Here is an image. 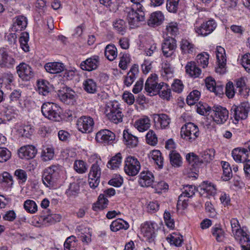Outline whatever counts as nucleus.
<instances>
[{
  "mask_svg": "<svg viewBox=\"0 0 250 250\" xmlns=\"http://www.w3.org/2000/svg\"><path fill=\"white\" fill-rule=\"evenodd\" d=\"M145 0H128V5L124 11L130 27L141 26L145 21Z\"/></svg>",
  "mask_w": 250,
  "mask_h": 250,
  "instance_id": "obj_1",
  "label": "nucleus"
},
{
  "mask_svg": "<svg viewBox=\"0 0 250 250\" xmlns=\"http://www.w3.org/2000/svg\"><path fill=\"white\" fill-rule=\"evenodd\" d=\"M61 167L58 165H52L44 169L42 180L43 184L51 188L56 186L60 178Z\"/></svg>",
  "mask_w": 250,
  "mask_h": 250,
  "instance_id": "obj_2",
  "label": "nucleus"
},
{
  "mask_svg": "<svg viewBox=\"0 0 250 250\" xmlns=\"http://www.w3.org/2000/svg\"><path fill=\"white\" fill-rule=\"evenodd\" d=\"M60 107L56 104L51 102L44 103L41 108L43 115L49 120L59 121L61 119Z\"/></svg>",
  "mask_w": 250,
  "mask_h": 250,
  "instance_id": "obj_3",
  "label": "nucleus"
},
{
  "mask_svg": "<svg viewBox=\"0 0 250 250\" xmlns=\"http://www.w3.org/2000/svg\"><path fill=\"white\" fill-rule=\"evenodd\" d=\"M250 110V104L248 102H243L239 105H233L231 108L230 112L233 115L236 124L240 120H245L248 116Z\"/></svg>",
  "mask_w": 250,
  "mask_h": 250,
  "instance_id": "obj_4",
  "label": "nucleus"
},
{
  "mask_svg": "<svg viewBox=\"0 0 250 250\" xmlns=\"http://www.w3.org/2000/svg\"><path fill=\"white\" fill-rule=\"evenodd\" d=\"M199 129L197 125L192 123H188L182 126L181 130L182 138L192 142L199 136Z\"/></svg>",
  "mask_w": 250,
  "mask_h": 250,
  "instance_id": "obj_5",
  "label": "nucleus"
},
{
  "mask_svg": "<svg viewBox=\"0 0 250 250\" xmlns=\"http://www.w3.org/2000/svg\"><path fill=\"white\" fill-rule=\"evenodd\" d=\"M96 141L104 145H109L116 142L114 133L108 129H101L96 134Z\"/></svg>",
  "mask_w": 250,
  "mask_h": 250,
  "instance_id": "obj_6",
  "label": "nucleus"
},
{
  "mask_svg": "<svg viewBox=\"0 0 250 250\" xmlns=\"http://www.w3.org/2000/svg\"><path fill=\"white\" fill-rule=\"evenodd\" d=\"M124 171L129 176L136 175L140 170V162L136 158L132 156L127 157L125 162Z\"/></svg>",
  "mask_w": 250,
  "mask_h": 250,
  "instance_id": "obj_7",
  "label": "nucleus"
},
{
  "mask_svg": "<svg viewBox=\"0 0 250 250\" xmlns=\"http://www.w3.org/2000/svg\"><path fill=\"white\" fill-rule=\"evenodd\" d=\"M211 112L212 119L217 124H223L229 119V111L221 106H214Z\"/></svg>",
  "mask_w": 250,
  "mask_h": 250,
  "instance_id": "obj_8",
  "label": "nucleus"
},
{
  "mask_svg": "<svg viewBox=\"0 0 250 250\" xmlns=\"http://www.w3.org/2000/svg\"><path fill=\"white\" fill-rule=\"evenodd\" d=\"M78 129L84 133H89L93 130L94 122L93 119L88 116H83L77 121Z\"/></svg>",
  "mask_w": 250,
  "mask_h": 250,
  "instance_id": "obj_9",
  "label": "nucleus"
},
{
  "mask_svg": "<svg viewBox=\"0 0 250 250\" xmlns=\"http://www.w3.org/2000/svg\"><path fill=\"white\" fill-rule=\"evenodd\" d=\"M195 190L196 188L195 186L192 185L184 186L182 189V193L179 195L177 202L178 208L182 206L183 209L186 208L188 206V200L185 198H190L193 196L195 193Z\"/></svg>",
  "mask_w": 250,
  "mask_h": 250,
  "instance_id": "obj_10",
  "label": "nucleus"
},
{
  "mask_svg": "<svg viewBox=\"0 0 250 250\" xmlns=\"http://www.w3.org/2000/svg\"><path fill=\"white\" fill-rule=\"evenodd\" d=\"M160 86L161 83H158L157 75L153 74L147 78L145 83V90L150 96L156 95Z\"/></svg>",
  "mask_w": 250,
  "mask_h": 250,
  "instance_id": "obj_11",
  "label": "nucleus"
},
{
  "mask_svg": "<svg viewBox=\"0 0 250 250\" xmlns=\"http://www.w3.org/2000/svg\"><path fill=\"white\" fill-rule=\"evenodd\" d=\"M232 233L235 240L240 244L242 250H250V240L246 232L240 228Z\"/></svg>",
  "mask_w": 250,
  "mask_h": 250,
  "instance_id": "obj_12",
  "label": "nucleus"
},
{
  "mask_svg": "<svg viewBox=\"0 0 250 250\" xmlns=\"http://www.w3.org/2000/svg\"><path fill=\"white\" fill-rule=\"evenodd\" d=\"M101 169L97 163L92 165L89 173V185L93 188L98 187L100 183Z\"/></svg>",
  "mask_w": 250,
  "mask_h": 250,
  "instance_id": "obj_13",
  "label": "nucleus"
},
{
  "mask_svg": "<svg viewBox=\"0 0 250 250\" xmlns=\"http://www.w3.org/2000/svg\"><path fill=\"white\" fill-rule=\"evenodd\" d=\"M176 48V41L173 38L165 39L162 44V50L164 56L167 58L172 57Z\"/></svg>",
  "mask_w": 250,
  "mask_h": 250,
  "instance_id": "obj_14",
  "label": "nucleus"
},
{
  "mask_svg": "<svg viewBox=\"0 0 250 250\" xmlns=\"http://www.w3.org/2000/svg\"><path fill=\"white\" fill-rule=\"evenodd\" d=\"M216 27V23L213 20H210L203 22L200 26L195 28V32L199 36H207L212 33Z\"/></svg>",
  "mask_w": 250,
  "mask_h": 250,
  "instance_id": "obj_15",
  "label": "nucleus"
},
{
  "mask_svg": "<svg viewBox=\"0 0 250 250\" xmlns=\"http://www.w3.org/2000/svg\"><path fill=\"white\" fill-rule=\"evenodd\" d=\"M155 125L160 129H166L169 127L171 122L169 116L165 113L154 114L153 115Z\"/></svg>",
  "mask_w": 250,
  "mask_h": 250,
  "instance_id": "obj_16",
  "label": "nucleus"
},
{
  "mask_svg": "<svg viewBox=\"0 0 250 250\" xmlns=\"http://www.w3.org/2000/svg\"><path fill=\"white\" fill-rule=\"evenodd\" d=\"M155 223L150 222H146L142 225V233L149 242H152L155 237Z\"/></svg>",
  "mask_w": 250,
  "mask_h": 250,
  "instance_id": "obj_17",
  "label": "nucleus"
},
{
  "mask_svg": "<svg viewBox=\"0 0 250 250\" xmlns=\"http://www.w3.org/2000/svg\"><path fill=\"white\" fill-rule=\"evenodd\" d=\"M231 155L234 160L239 163H244L249 160V154L247 148L237 147L233 149Z\"/></svg>",
  "mask_w": 250,
  "mask_h": 250,
  "instance_id": "obj_18",
  "label": "nucleus"
},
{
  "mask_svg": "<svg viewBox=\"0 0 250 250\" xmlns=\"http://www.w3.org/2000/svg\"><path fill=\"white\" fill-rule=\"evenodd\" d=\"M17 71L19 76L24 81H28L33 76L32 69L25 63H21L17 67Z\"/></svg>",
  "mask_w": 250,
  "mask_h": 250,
  "instance_id": "obj_19",
  "label": "nucleus"
},
{
  "mask_svg": "<svg viewBox=\"0 0 250 250\" xmlns=\"http://www.w3.org/2000/svg\"><path fill=\"white\" fill-rule=\"evenodd\" d=\"M216 55L217 60L218 67L216 68L217 72L221 73L223 72L222 70L226 65V56L225 49L221 46H217Z\"/></svg>",
  "mask_w": 250,
  "mask_h": 250,
  "instance_id": "obj_20",
  "label": "nucleus"
},
{
  "mask_svg": "<svg viewBox=\"0 0 250 250\" xmlns=\"http://www.w3.org/2000/svg\"><path fill=\"white\" fill-rule=\"evenodd\" d=\"M99 64V57L94 56L82 62L80 66L83 70L90 71L96 69Z\"/></svg>",
  "mask_w": 250,
  "mask_h": 250,
  "instance_id": "obj_21",
  "label": "nucleus"
},
{
  "mask_svg": "<svg viewBox=\"0 0 250 250\" xmlns=\"http://www.w3.org/2000/svg\"><path fill=\"white\" fill-rule=\"evenodd\" d=\"M37 152L36 148L32 145L22 146L19 150V156L22 159H30L33 158Z\"/></svg>",
  "mask_w": 250,
  "mask_h": 250,
  "instance_id": "obj_22",
  "label": "nucleus"
},
{
  "mask_svg": "<svg viewBox=\"0 0 250 250\" xmlns=\"http://www.w3.org/2000/svg\"><path fill=\"white\" fill-rule=\"evenodd\" d=\"M27 24V19L23 16H19L13 19L11 30L13 32H19L24 30Z\"/></svg>",
  "mask_w": 250,
  "mask_h": 250,
  "instance_id": "obj_23",
  "label": "nucleus"
},
{
  "mask_svg": "<svg viewBox=\"0 0 250 250\" xmlns=\"http://www.w3.org/2000/svg\"><path fill=\"white\" fill-rule=\"evenodd\" d=\"M154 177L152 173L147 170L142 171L140 174L139 183L142 187H150L154 182Z\"/></svg>",
  "mask_w": 250,
  "mask_h": 250,
  "instance_id": "obj_24",
  "label": "nucleus"
},
{
  "mask_svg": "<svg viewBox=\"0 0 250 250\" xmlns=\"http://www.w3.org/2000/svg\"><path fill=\"white\" fill-rule=\"evenodd\" d=\"M138 66L134 64L132 66L127 75L125 77L124 81V84L127 87L130 86L138 77Z\"/></svg>",
  "mask_w": 250,
  "mask_h": 250,
  "instance_id": "obj_25",
  "label": "nucleus"
},
{
  "mask_svg": "<svg viewBox=\"0 0 250 250\" xmlns=\"http://www.w3.org/2000/svg\"><path fill=\"white\" fill-rule=\"evenodd\" d=\"M164 20L163 14L161 11L152 13L147 20V24L152 27L160 25Z\"/></svg>",
  "mask_w": 250,
  "mask_h": 250,
  "instance_id": "obj_26",
  "label": "nucleus"
},
{
  "mask_svg": "<svg viewBox=\"0 0 250 250\" xmlns=\"http://www.w3.org/2000/svg\"><path fill=\"white\" fill-rule=\"evenodd\" d=\"M46 71L51 74L59 73L64 69V64L60 62H48L44 65Z\"/></svg>",
  "mask_w": 250,
  "mask_h": 250,
  "instance_id": "obj_27",
  "label": "nucleus"
},
{
  "mask_svg": "<svg viewBox=\"0 0 250 250\" xmlns=\"http://www.w3.org/2000/svg\"><path fill=\"white\" fill-rule=\"evenodd\" d=\"M123 142L124 144L129 147H134L138 143V138L131 133L127 130H125L123 132Z\"/></svg>",
  "mask_w": 250,
  "mask_h": 250,
  "instance_id": "obj_28",
  "label": "nucleus"
},
{
  "mask_svg": "<svg viewBox=\"0 0 250 250\" xmlns=\"http://www.w3.org/2000/svg\"><path fill=\"white\" fill-rule=\"evenodd\" d=\"M150 120L146 116H144L135 122V126L140 132L147 130L150 126Z\"/></svg>",
  "mask_w": 250,
  "mask_h": 250,
  "instance_id": "obj_29",
  "label": "nucleus"
},
{
  "mask_svg": "<svg viewBox=\"0 0 250 250\" xmlns=\"http://www.w3.org/2000/svg\"><path fill=\"white\" fill-rule=\"evenodd\" d=\"M185 69L186 73L192 77H198L201 73V69L197 67L196 63L192 61L187 63Z\"/></svg>",
  "mask_w": 250,
  "mask_h": 250,
  "instance_id": "obj_30",
  "label": "nucleus"
},
{
  "mask_svg": "<svg viewBox=\"0 0 250 250\" xmlns=\"http://www.w3.org/2000/svg\"><path fill=\"white\" fill-rule=\"evenodd\" d=\"M206 85L208 89L211 92H214L216 94H221L223 92L222 86H216L214 79L211 77H208L205 80Z\"/></svg>",
  "mask_w": 250,
  "mask_h": 250,
  "instance_id": "obj_31",
  "label": "nucleus"
},
{
  "mask_svg": "<svg viewBox=\"0 0 250 250\" xmlns=\"http://www.w3.org/2000/svg\"><path fill=\"white\" fill-rule=\"evenodd\" d=\"M58 96L62 102L68 104L74 99L75 92L73 90L67 88L65 91H59Z\"/></svg>",
  "mask_w": 250,
  "mask_h": 250,
  "instance_id": "obj_32",
  "label": "nucleus"
},
{
  "mask_svg": "<svg viewBox=\"0 0 250 250\" xmlns=\"http://www.w3.org/2000/svg\"><path fill=\"white\" fill-rule=\"evenodd\" d=\"M129 226V224L126 221L119 218L112 222L110 228L111 231L116 232L121 229H127Z\"/></svg>",
  "mask_w": 250,
  "mask_h": 250,
  "instance_id": "obj_33",
  "label": "nucleus"
},
{
  "mask_svg": "<svg viewBox=\"0 0 250 250\" xmlns=\"http://www.w3.org/2000/svg\"><path fill=\"white\" fill-rule=\"evenodd\" d=\"M200 190L202 193H207V195H214L216 189L215 186L211 183L203 182L200 185Z\"/></svg>",
  "mask_w": 250,
  "mask_h": 250,
  "instance_id": "obj_34",
  "label": "nucleus"
},
{
  "mask_svg": "<svg viewBox=\"0 0 250 250\" xmlns=\"http://www.w3.org/2000/svg\"><path fill=\"white\" fill-rule=\"evenodd\" d=\"M171 89L169 86L164 83H161V86L157 93L160 97L163 100L169 101L171 97Z\"/></svg>",
  "mask_w": 250,
  "mask_h": 250,
  "instance_id": "obj_35",
  "label": "nucleus"
},
{
  "mask_svg": "<svg viewBox=\"0 0 250 250\" xmlns=\"http://www.w3.org/2000/svg\"><path fill=\"white\" fill-rule=\"evenodd\" d=\"M173 69L167 61L164 62L162 64L161 75L165 79L173 77Z\"/></svg>",
  "mask_w": 250,
  "mask_h": 250,
  "instance_id": "obj_36",
  "label": "nucleus"
},
{
  "mask_svg": "<svg viewBox=\"0 0 250 250\" xmlns=\"http://www.w3.org/2000/svg\"><path fill=\"white\" fill-rule=\"evenodd\" d=\"M14 59L7 53L3 52L0 55V65L1 66H6L10 67L15 63Z\"/></svg>",
  "mask_w": 250,
  "mask_h": 250,
  "instance_id": "obj_37",
  "label": "nucleus"
},
{
  "mask_svg": "<svg viewBox=\"0 0 250 250\" xmlns=\"http://www.w3.org/2000/svg\"><path fill=\"white\" fill-rule=\"evenodd\" d=\"M108 200L104 195L100 194L97 202L93 205V209L95 211L102 210L106 208L108 205Z\"/></svg>",
  "mask_w": 250,
  "mask_h": 250,
  "instance_id": "obj_38",
  "label": "nucleus"
},
{
  "mask_svg": "<svg viewBox=\"0 0 250 250\" xmlns=\"http://www.w3.org/2000/svg\"><path fill=\"white\" fill-rule=\"evenodd\" d=\"M104 55L106 58L109 61H112L117 56V48L114 45H107L104 50Z\"/></svg>",
  "mask_w": 250,
  "mask_h": 250,
  "instance_id": "obj_39",
  "label": "nucleus"
},
{
  "mask_svg": "<svg viewBox=\"0 0 250 250\" xmlns=\"http://www.w3.org/2000/svg\"><path fill=\"white\" fill-rule=\"evenodd\" d=\"M200 163H209L212 161L215 156V150L214 149H208L203 151L201 154Z\"/></svg>",
  "mask_w": 250,
  "mask_h": 250,
  "instance_id": "obj_40",
  "label": "nucleus"
},
{
  "mask_svg": "<svg viewBox=\"0 0 250 250\" xmlns=\"http://www.w3.org/2000/svg\"><path fill=\"white\" fill-rule=\"evenodd\" d=\"M83 88L88 93L93 94L96 92L97 86L96 82L91 79L86 80L83 83Z\"/></svg>",
  "mask_w": 250,
  "mask_h": 250,
  "instance_id": "obj_41",
  "label": "nucleus"
},
{
  "mask_svg": "<svg viewBox=\"0 0 250 250\" xmlns=\"http://www.w3.org/2000/svg\"><path fill=\"white\" fill-rule=\"evenodd\" d=\"M38 89L40 94H42L43 96H46L50 92L51 88L47 81L42 80L41 81L38 82Z\"/></svg>",
  "mask_w": 250,
  "mask_h": 250,
  "instance_id": "obj_42",
  "label": "nucleus"
},
{
  "mask_svg": "<svg viewBox=\"0 0 250 250\" xmlns=\"http://www.w3.org/2000/svg\"><path fill=\"white\" fill-rule=\"evenodd\" d=\"M80 186L78 182L71 183L65 191V194L69 198L76 197L79 193Z\"/></svg>",
  "mask_w": 250,
  "mask_h": 250,
  "instance_id": "obj_43",
  "label": "nucleus"
},
{
  "mask_svg": "<svg viewBox=\"0 0 250 250\" xmlns=\"http://www.w3.org/2000/svg\"><path fill=\"white\" fill-rule=\"evenodd\" d=\"M180 46L182 51L184 54H192L195 51L194 45L187 40H182Z\"/></svg>",
  "mask_w": 250,
  "mask_h": 250,
  "instance_id": "obj_44",
  "label": "nucleus"
},
{
  "mask_svg": "<svg viewBox=\"0 0 250 250\" xmlns=\"http://www.w3.org/2000/svg\"><path fill=\"white\" fill-rule=\"evenodd\" d=\"M159 168H162L163 167L164 159L162 156L161 152L158 150H154L150 153V156Z\"/></svg>",
  "mask_w": 250,
  "mask_h": 250,
  "instance_id": "obj_45",
  "label": "nucleus"
},
{
  "mask_svg": "<svg viewBox=\"0 0 250 250\" xmlns=\"http://www.w3.org/2000/svg\"><path fill=\"white\" fill-rule=\"evenodd\" d=\"M171 164L175 167H179L182 164V158L176 151H171L169 154Z\"/></svg>",
  "mask_w": 250,
  "mask_h": 250,
  "instance_id": "obj_46",
  "label": "nucleus"
},
{
  "mask_svg": "<svg viewBox=\"0 0 250 250\" xmlns=\"http://www.w3.org/2000/svg\"><path fill=\"white\" fill-rule=\"evenodd\" d=\"M122 159L121 154L119 153L110 159L107 164V167L112 169H116L121 165Z\"/></svg>",
  "mask_w": 250,
  "mask_h": 250,
  "instance_id": "obj_47",
  "label": "nucleus"
},
{
  "mask_svg": "<svg viewBox=\"0 0 250 250\" xmlns=\"http://www.w3.org/2000/svg\"><path fill=\"white\" fill-rule=\"evenodd\" d=\"M167 34L169 36H176L179 32L178 24L176 22H170L166 25Z\"/></svg>",
  "mask_w": 250,
  "mask_h": 250,
  "instance_id": "obj_48",
  "label": "nucleus"
},
{
  "mask_svg": "<svg viewBox=\"0 0 250 250\" xmlns=\"http://www.w3.org/2000/svg\"><path fill=\"white\" fill-rule=\"evenodd\" d=\"M212 234L218 242H222L225 238V232L219 226L214 227L212 228Z\"/></svg>",
  "mask_w": 250,
  "mask_h": 250,
  "instance_id": "obj_49",
  "label": "nucleus"
},
{
  "mask_svg": "<svg viewBox=\"0 0 250 250\" xmlns=\"http://www.w3.org/2000/svg\"><path fill=\"white\" fill-rule=\"evenodd\" d=\"M19 41L22 49L25 52L29 51V47L28 44V42L29 41L28 33L26 32H22L21 34V36L20 38Z\"/></svg>",
  "mask_w": 250,
  "mask_h": 250,
  "instance_id": "obj_50",
  "label": "nucleus"
},
{
  "mask_svg": "<svg viewBox=\"0 0 250 250\" xmlns=\"http://www.w3.org/2000/svg\"><path fill=\"white\" fill-rule=\"evenodd\" d=\"M200 97V92L198 90L191 92L187 98V103L188 105H192L197 102Z\"/></svg>",
  "mask_w": 250,
  "mask_h": 250,
  "instance_id": "obj_51",
  "label": "nucleus"
},
{
  "mask_svg": "<svg viewBox=\"0 0 250 250\" xmlns=\"http://www.w3.org/2000/svg\"><path fill=\"white\" fill-rule=\"evenodd\" d=\"M113 27L115 30L119 34L124 35L126 31V25L125 21L122 19L116 20L113 22Z\"/></svg>",
  "mask_w": 250,
  "mask_h": 250,
  "instance_id": "obj_52",
  "label": "nucleus"
},
{
  "mask_svg": "<svg viewBox=\"0 0 250 250\" xmlns=\"http://www.w3.org/2000/svg\"><path fill=\"white\" fill-rule=\"evenodd\" d=\"M209 55L206 52L199 54L196 57L197 62L203 68L207 67L208 64Z\"/></svg>",
  "mask_w": 250,
  "mask_h": 250,
  "instance_id": "obj_53",
  "label": "nucleus"
},
{
  "mask_svg": "<svg viewBox=\"0 0 250 250\" xmlns=\"http://www.w3.org/2000/svg\"><path fill=\"white\" fill-rule=\"evenodd\" d=\"M106 116L111 122L115 124L121 123L123 121V115L122 111L106 113Z\"/></svg>",
  "mask_w": 250,
  "mask_h": 250,
  "instance_id": "obj_54",
  "label": "nucleus"
},
{
  "mask_svg": "<svg viewBox=\"0 0 250 250\" xmlns=\"http://www.w3.org/2000/svg\"><path fill=\"white\" fill-rule=\"evenodd\" d=\"M121 111L118 103L116 101H110L107 103L106 106L105 112L111 113Z\"/></svg>",
  "mask_w": 250,
  "mask_h": 250,
  "instance_id": "obj_55",
  "label": "nucleus"
},
{
  "mask_svg": "<svg viewBox=\"0 0 250 250\" xmlns=\"http://www.w3.org/2000/svg\"><path fill=\"white\" fill-rule=\"evenodd\" d=\"M54 156V151L52 147H45L42 152V157L44 161L52 160Z\"/></svg>",
  "mask_w": 250,
  "mask_h": 250,
  "instance_id": "obj_56",
  "label": "nucleus"
},
{
  "mask_svg": "<svg viewBox=\"0 0 250 250\" xmlns=\"http://www.w3.org/2000/svg\"><path fill=\"white\" fill-rule=\"evenodd\" d=\"M180 0H167L166 7L171 13H176L178 9Z\"/></svg>",
  "mask_w": 250,
  "mask_h": 250,
  "instance_id": "obj_57",
  "label": "nucleus"
},
{
  "mask_svg": "<svg viewBox=\"0 0 250 250\" xmlns=\"http://www.w3.org/2000/svg\"><path fill=\"white\" fill-rule=\"evenodd\" d=\"M24 209L29 213H34L37 211V205L36 203L31 200H27L24 203Z\"/></svg>",
  "mask_w": 250,
  "mask_h": 250,
  "instance_id": "obj_58",
  "label": "nucleus"
},
{
  "mask_svg": "<svg viewBox=\"0 0 250 250\" xmlns=\"http://www.w3.org/2000/svg\"><path fill=\"white\" fill-rule=\"evenodd\" d=\"M11 157L10 151L6 147H0V163H3L7 162Z\"/></svg>",
  "mask_w": 250,
  "mask_h": 250,
  "instance_id": "obj_59",
  "label": "nucleus"
},
{
  "mask_svg": "<svg viewBox=\"0 0 250 250\" xmlns=\"http://www.w3.org/2000/svg\"><path fill=\"white\" fill-rule=\"evenodd\" d=\"M74 168L75 170L79 173H85L87 169L86 164L82 160L76 161Z\"/></svg>",
  "mask_w": 250,
  "mask_h": 250,
  "instance_id": "obj_60",
  "label": "nucleus"
},
{
  "mask_svg": "<svg viewBox=\"0 0 250 250\" xmlns=\"http://www.w3.org/2000/svg\"><path fill=\"white\" fill-rule=\"evenodd\" d=\"M168 239H169V242L171 244H173L176 247L180 246L183 242L182 236L175 233L170 234Z\"/></svg>",
  "mask_w": 250,
  "mask_h": 250,
  "instance_id": "obj_61",
  "label": "nucleus"
},
{
  "mask_svg": "<svg viewBox=\"0 0 250 250\" xmlns=\"http://www.w3.org/2000/svg\"><path fill=\"white\" fill-rule=\"evenodd\" d=\"M147 143L151 146H155L158 142L156 134L152 130H150L146 135Z\"/></svg>",
  "mask_w": 250,
  "mask_h": 250,
  "instance_id": "obj_62",
  "label": "nucleus"
},
{
  "mask_svg": "<svg viewBox=\"0 0 250 250\" xmlns=\"http://www.w3.org/2000/svg\"><path fill=\"white\" fill-rule=\"evenodd\" d=\"M0 182L5 183L8 186L11 187L13 185L12 177L9 173L4 172L0 174Z\"/></svg>",
  "mask_w": 250,
  "mask_h": 250,
  "instance_id": "obj_63",
  "label": "nucleus"
},
{
  "mask_svg": "<svg viewBox=\"0 0 250 250\" xmlns=\"http://www.w3.org/2000/svg\"><path fill=\"white\" fill-rule=\"evenodd\" d=\"M241 64L247 72H250V54L247 53L243 56Z\"/></svg>",
  "mask_w": 250,
  "mask_h": 250,
  "instance_id": "obj_64",
  "label": "nucleus"
}]
</instances>
